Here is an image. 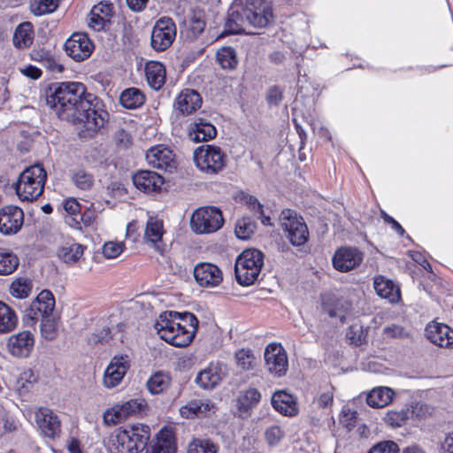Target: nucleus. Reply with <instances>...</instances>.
<instances>
[{
	"mask_svg": "<svg viewBox=\"0 0 453 453\" xmlns=\"http://www.w3.org/2000/svg\"><path fill=\"white\" fill-rule=\"evenodd\" d=\"M47 104L60 119L73 124H82L87 134L93 136L108 120L109 114L104 110L103 102L94 94L87 93L81 82H58L50 88Z\"/></svg>",
	"mask_w": 453,
	"mask_h": 453,
	"instance_id": "f257e3e1",
	"label": "nucleus"
},
{
	"mask_svg": "<svg viewBox=\"0 0 453 453\" xmlns=\"http://www.w3.org/2000/svg\"><path fill=\"white\" fill-rule=\"evenodd\" d=\"M273 9L264 0H234L225 23L230 34L245 33L248 27H265L273 20Z\"/></svg>",
	"mask_w": 453,
	"mask_h": 453,
	"instance_id": "f03ea898",
	"label": "nucleus"
},
{
	"mask_svg": "<svg viewBox=\"0 0 453 453\" xmlns=\"http://www.w3.org/2000/svg\"><path fill=\"white\" fill-rule=\"evenodd\" d=\"M154 328L162 340L174 347L183 348L193 342L198 319L191 312L165 311L157 319Z\"/></svg>",
	"mask_w": 453,
	"mask_h": 453,
	"instance_id": "7ed1b4c3",
	"label": "nucleus"
},
{
	"mask_svg": "<svg viewBox=\"0 0 453 453\" xmlns=\"http://www.w3.org/2000/svg\"><path fill=\"white\" fill-rule=\"evenodd\" d=\"M150 429L148 426L136 424L116 429L106 441L111 453H139L148 445Z\"/></svg>",
	"mask_w": 453,
	"mask_h": 453,
	"instance_id": "20e7f679",
	"label": "nucleus"
},
{
	"mask_svg": "<svg viewBox=\"0 0 453 453\" xmlns=\"http://www.w3.org/2000/svg\"><path fill=\"white\" fill-rule=\"evenodd\" d=\"M47 173L40 164L27 167L19 176L14 188L22 201L36 200L43 192Z\"/></svg>",
	"mask_w": 453,
	"mask_h": 453,
	"instance_id": "39448f33",
	"label": "nucleus"
},
{
	"mask_svg": "<svg viewBox=\"0 0 453 453\" xmlns=\"http://www.w3.org/2000/svg\"><path fill=\"white\" fill-rule=\"evenodd\" d=\"M264 265V254L256 249L242 251L235 260L234 273L237 282L250 286L258 278Z\"/></svg>",
	"mask_w": 453,
	"mask_h": 453,
	"instance_id": "423d86ee",
	"label": "nucleus"
},
{
	"mask_svg": "<svg viewBox=\"0 0 453 453\" xmlns=\"http://www.w3.org/2000/svg\"><path fill=\"white\" fill-rule=\"evenodd\" d=\"M196 166L207 175H216L226 166V157L222 150L215 145H202L193 155Z\"/></svg>",
	"mask_w": 453,
	"mask_h": 453,
	"instance_id": "0eeeda50",
	"label": "nucleus"
},
{
	"mask_svg": "<svg viewBox=\"0 0 453 453\" xmlns=\"http://www.w3.org/2000/svg\"><path fill=\"white\" fill-rule=\"evenodd\" d=\"M224 224L221 211L214 206H204L196 209L190 219V227L198 234L215 233Z\"/></svg>",
	"mask_w": 453,
	"mask_h": 453,
	"instance_id": "6e6552de",
	"label": "nucleus"
},
{
	"mask_svg": "<svg viewBox=\"0 0 453 453\" xmlns=\"http://www.w3.org/2000/svg\"><path fill=\"white\" fill-rule=\"evenodd\" d=\"M54 308L53 294L44 289L24 311L23 322L27 326H33L39 319L53 315Z\"/></svg>",
	"mask_w": 453,
	"mask_h": 453,
	"instance_id": "1a4fd4ad",
	"label": "nucleus"
},
{
	"mask_svg": "<svg viewBox=\"0 0 453 453\" xmlns=\"http://www.w3.org/2000/svg\"><path fill=\"white\" fill-rule=\"evenodd\" d=\"M280 225L287 238L294 246L303 245L309 236L308 227L302 217L291 210H283L280 216Z\"/></svg>",
	"mask_w": 453,
	"mask_h": 453,
	"instance_id": "9d476101",
	"label": "nucleus"
},
{
	"mask_svg": "<svg viewBox=\"0 0 453 453\" xmlns=\"http://www.w3.org/2000/svg\"><path fill=\"white\" fill-rule=\"evenodd\" d=\"M176 37V26L169 17L160 18L154 25L150 36L151 47L157 51L168 49Z\"/></svg>",
	"mask_w": 453,
	"mask_h": 453,
	"instance_id": "9b49d317",
	"label": "nucleus"
},
{
	"mask_svg": "<svg viewBox=\"0 0 453 453\" xmlns=\"http://www.w3.org/2000/svg\"><path fill=\"white\" fill-rule=\"evenodd\" d=\"M364 259V253L356 247L343 246L336 250L332 263L334 268L347 273L357 268Z\"/></svg>",
	"mask_w": 453,
	"mask_h": 453,
	"instance_id": "f8f14e48",
	"label": "nucleus"
},
{
	"mask_svg": "<svg viewBox=\"0 0 453 453\" xmlns=\"http://www.w3.org/2000/svg\"><path fill=\"white\" fill-rule=\"evenodd\" d=\"M64 46L66 54L76 62L88 58L94 50V43L84 33H73Z\"/></svg>",
	"mask_w": 453,
	"mask_h": 453,
	"instance_id": "ddd939ff",
	"label": "nucleus"
},
{
	"mask_svg": "<svg viewBox=\"0 0 453 453\" xmlns=\"http://www.w3.org/2000/svg\"><path fill=\"white\" fill-rule=\"evenodd\" d=\"M265 360L267 371L277 377L286 374L288 360L286 350L279 343H270L265 350Z\"/></svg>",
	"mask_w": 453,
	"mask_h": 453,
	"instance_id": "4468645a",
	"label": "nucleus"
},
{
	"mask_svg": "<svg viewBox=\"0 0 453 453\" xmlns=\"http://www.w3.org/2000/svg\"><path fill=\"white\" fill-rule=\"evenodd\" d=\"M145 406V402L138 399H132L122 404L115 405L104 412V422L108 425H116L126 420L130 416L142 412Z\"/></svg>",
	"mask_w": 453,
	"mask_h": 453,
	"instance_id": "2eb2a0df",
	"label": "nucleus"
},
{
	"mask_svg": "<svg viewBox=\"0 0 453 453\" xmlns=\"http://www.w3.org/2000/svg\"><path fill=\"white\" fill-rule=\"evenodd\" d=\"M127 355L115 356L104 372L103 384L107 388L119 386L130 367Z\"/></svg>",
	"mask_w": 453,
	"mask_h": 453,
	"instance_id": "dca6fc26",
	"label": "nucleus"
},
{
	"mask_svg": "<svg viewBox=\"0 0 453 453\" xmlns=\"http://www.w3.org/2000/svg\"><path fill=\"white\" fill-rule=\"evenodd\" d=\"M24 223L23 211L14 205L4 206L0 210V232L4 235L18 233Z\"/></svg>",
	"mask_w": 453,
	"mask_h": 453,
	"instance_id": "f3484780",
	"label": "nucleus"
},
{
	"mask_svg": "<svg viewBox=\"0 0 453 453\" xmlns=\"http://www.w3.org/2000/svg\"><path fill=\"white\" fill-rule=\"evenodd\" d=\"M196 281L204 288H214L223 280L222 271L214 264L200 263L194 268Z\"/></svg>",
	"mask_w": 453,
	"mask_h": 453,
	"instance_id": "a211bd4d",
	"label": "nucleus"
},
{
	"mask_svg": "<svg viewBox=\"0 0 453 453\" xmlns=\"http://www.w3.org/2000/svg\"><path fill=\"white\" fill-rule=\"evenodd\" d=\"M145 157L148 164L154 168L169 173L176 168L172 150L162 145L150 148Z\"/></svg>",
	"mask_w": 453,
	"mask_h": 453,
	"instance_id": "6ab92c4d",
	"label": "nucleus"
},
{
	"mask_svg": "<svg viewBox=\"0 0 453 453\" xmlns=\"http://www.w3.org/2000/svg\"><path fill=\"white\" fill-rule=\"evenodd\" d=\"M35 415L37 426L45 437L53 439L59 434L60 420L50 409L41 407Z\"/></svg>",
	"mask_w": 453,
	"mask_h": 453,
	"instance_id": "aec40b11",
	"label": "nucleus"
},
{
	"mask_svg": "<svg viewBox=\"0 0 453 453\" xmlns=\"http://www.w3.org/2000/svg\"><path fill=\"white\" fill-rule=\"evenodd\" d=\"M426 338L441 348L453 347V329L443 323L433 321L426 326Z\"/></svg>",
	"mask_w": 453,
	"mask_h": 453,
	"instance_id": "412c9836",
	"label": "nucleus"
},
{
	"mask_svg": "<svg viewBox=\"0 0 453 453\" xmlns=\"http://www.w3.org/2000/svg\"><path fill=\"white\" fill-rule=\"evenodd\" d=\"M35 345V338L29 331H22L12 334L7 342L9 352L17 357H27L29 356Z\"/></svg>",
	"mask_w": 453,
	"mask_h": 453,
	"instance_id": "4be33fe9",
	"label": "nucleus"
},
{
	"mask_svg": "<svg viewBox=\"0 0 453 453\" xmlns=\"http://www.w3.org/2000/svg\"><path fill=\"white\" fill-rule=\"evenodd\" d=\"M202 105L200 94L194 90L186 88L175 98L173 108L180 114L186 116L196 111Z\"/></svg>",
	"mask_w": 453,
	"mask_h": 453,
	"instance_id": "5701e85b",
	"label": "nucleus"
},
{
	"mask_svg": "<svg viewBox=\"0 0 453 453\" xmlns=\"http://www.w3.org/2000/svg\"><path fill=\"white\" fill-rule=\"evenodd\" d=\"M205 27L204 13L201 11H196L190 19L184 23L180 30V35L185 42H195L202 35Z\"/></svg>",
	"mask_w": 453,
	"mask_h": 453,
	"instance_id": "b1692460",
	"label": "nucleus"
},
{
	"mask_svg": "<svg viewBox=\"0 0 453 453\" xmlns=\"http://www.w3.org/2000/svg\"><path fill=\"white\" fill-rule=\"evenodd\" d=\"M133 183L137 189L144 193L157 191L163 185V178L151 171H139L133 175Z\"/></svg>",
	"mask_w": 453,
	"mask_h": 453,
	"instance_id": "393cba45",
	"label": "nucleus"
},
{
	"mask_svg": "<svg viewBox=\"0 0 453 453\" xmlns=\"http://www.w3.org/2000/svg\"><path fill=\"white\" fill-rule=\"evenodd\" d=\"M146 453H176V444L171 430L161 429L156 438L146 446Z\"/></svg>",
	"mask_w": 453,
	"mask_h": 453,
	"instance_id": "a878e982",
	"label": "nucleus"
},
{
	"mask_svg": "<svg viewBox=\"0 0 453 453\" xmlns=\"http://www.w3.org/2000/svg\"><path fill=\"white\" fill-rule=\"evenodd\" d=\"M225 376L223 367L219 365H211L200 371L196 378V384L203 389H212Z\"/></svg>",
	"mask_w": 453,
	"mask_h": 453,
	"instance_id": "bb28decb",
	"label": "nucleus"
},
{
	"mask_svg": "<svg viewBox=\"0 0 453 453\" xmlns=\"http://www.w3.org/2000/svg\"><path fill=\"white\" fill-rule=\"evenodd\" d=\"M272 405L284 416L294 417L298 413L296 398L286 391L275 392L272 396Z\"/></svg>",
	"mask_w": 453,
	"mask_h": 453,
	"instance_id": "cd10ccee",
	"label": "nucleus"
},
{
	"mask_svg": "<svg viewBox=\"0 0 453 453\" xmlns=\"http://www.w3.org/2000/svg\"><path fill=\"white\" fill-rule=\"evenodd\" d=\"M217 134L216 127L204 119H196L191 124L188 136L195 142H207Z\"/></svg>",
	"mask_w": 453,
	"mask_h": 453,
	"instance_id": "c85d7f7f",
	"label": "nucleus"
},
{
	"mask_svg": "<svg viewBox=\"0 0 453 453\" xmlns=\"http://www.w3.org/2000/svg\"><path fill=\"white\" fill-rule=\"evenodd\" d=\"M373 287L378 296L395 303L400 300V288L391 280L382 275L374 277Z\"/></svg>",
	"mask_w": 453,
	"mask_h": 453,
	"instance_id": "c756f323",
	"label": "nucleus"
},
{
	"mask_svg": "<svg viewBox=\"0 0 453 453\" xmlns=\"http://www.w3.org/2000/svg\"><path fill=\"white\" fill-rule=\"evenodd\" d=\"M214 403L209 399H195L180 407V414L185 418H194L199 415H209L214 411Z\"/></svg>",
	"mask_w": 453,
	"mask_h": 453,
	"instance_id": "7c9ffc66",
	"label": "nucleus"
},
{
	"mask_svg": "<svg viewBox=\"0 0 453 453\" xmlns=\"http://www.w3.org/2000/svg\"><path fill=\"white\" fill-rule=\"evenodd\" d=\"M165 68L160 62L150 61L145 65V76L149 86L159 90L165 83Z\"/></svg>",
	"mask_w": 453,
	"mask_h": 453,
	"instance_id": "2f4dec72",
	"label": "nucleus"
},
{
	"mask_svg": "<svg viewBox=\"0 0 453 453\" xmlns=\"http://www.w3.org/2000/svg\"><path fill=\"white\" fill-rule=\"evenodd\" d=\"M163 234V222L152 217L149 218L144 232V239L146 242L150 243L158 252L164 250L161 245Z\"/></svg>",
	"mask_w": 453,
	"mask_h": 453,
	"instance_id": "473e14b6",
	"label": "nucleus"
},
{
	"mask_svg": "<svg viewBox=\"0 0 453 453\" xmlns=\"http://www.w3.org/2000/svg\"><path fill=\"white\" fill-rule=\"evenodd\" d=\"M395 395V392L388 387L373 388L366 395V403L372 408H383L389 404Z\"/></svg>",
	"mask_w": 453,
	"mask_h": 453,
	"instance_id": "72a5a7b5",
	"label": "nucleus"
},
{
	"mask_svg": "<svg viewBox=\"0 0 453 453\" xmlns=\"http://www.w3.org/2000/svg\"><path fill=\"white\" fill-rule=\"evenodd\" d=\"M85 249L80 243L67 242L58 249V257L65 264H75L82 257Z\"/></svg>",
	"mask_w": 453,
	"mask_h": 453,
	"instance_id": "f704fd0d",
	"label": "nucleus"
},
{
	"mask_svg": "<svg viewBox=\"0 0 453 453\" xmlns=\"http://www.w3.org/2000/svg\"><path fill=\"white\" fill-rule=\"evenodd\" d=\"M34 31L30 22L19 24L13 34L12 42L18 49H26L33 43Z\"/></svg>",
	"mask_w": 453,
	"mask_h": 453,
	"instance_id": "c9c22d12",
	"label": "nucleus"
},
{
	"mask_svg": "<svg viewBox=\"0 0 453 453\" xmlns=\"http://www.w3.org/2000/svg\"><path fill=\"white\" fill-rule=\"evenodd\" d=\"M18 321L15 311L9 305L0 301V334H8L13 331L18 325Z\"/></svg>",
	"mask_w": 453,
	"mask_h": 453,
	"instance_id": "e433bc0d",
	"label": "nucleus"
},
{
	"mask_svg": "<svg viewBox=\"0 0 453 453\" xmlns=\"http://www.w3.org/2000/svg\"><path fill=\"white\" fill-rule=\"evenodd\" d=\"M119 101L127 109H136L144 104L145 96L139 88H130L121 93Z\"/></svg>",
	"mask_w": 453,
	"mask_h": 453,
	"instance_id": "4c0bfd02",
	"label": "nucleus"
},
{
	"mask_svg": "<svg viewBox=\"0 0 453 453\" xmlns=\"http://www.w3.org/2000/svg\"><path fill=\"white\" fill-rule=\"evenodd\" d=\"M19 265V259L16 254L6 249H0V276L13 273Z\"/></svg>",
	"mask_w": 453,
	"mask_h": 453,
	"instance_id": "58836bf2",
	"label": "nucleus"
},
{
	"mask_svg": "<svg viewBox=\"0 0 453 453\" xmlns=\"http://www.w3.org/2000/svg\"><path fill=\"white\" fill-rule=\"evenodd\" d=\"M260 392L253 388L242 392L237 398V407L242 412H246L254 408L260 401Z\"/></svg>",
	"mask_w": 453,
	"mask_h": 453,
	"instance_id": "ea45409f",
	"label": "nucleus"
},
{
	"mask_svg": "<svg viewBox=\"0 0 453 453\" xmlns=\"http://www.w3.org/2000/svg\"><path fill=\"white\" fill-rule=\"evenodd\" d=\"M171 383V378L168 373L157 372L153 373L147 380L146 386L150 393L157 395L165 390Z\"/></svg>",
	"mask_w": 453,
	"mask_h": 453,
	"instance_id": "a19ab883",
	"label": "nucleus"
},
{
	"mask_svg": "<svg viewBox=\"0 0 453 453\" xmlns=\"http://www.w3.org/2000/svg\"><path fill=\"white\" fill-rule=\"evenodd\" d=\"M218 449L210 439L194 438L188 445L187 453H217Z\"/></svg>",
	"mask_w": 453,
	"mask_h": 453,
	"instance_id": "79ce46f5",
	"label": "nucleus"
},
{
	"mask_svg": "<svg viewBox=\"0 0 453 453\" xmlns=\"http://www.w3.org/2000/svg\"><path fill=\"white\" fill-rule=\"evenodd\" d=\"M217 61L223 69H234L238 64L236 52L232 47H222L217 51Z\"/></svg>",
	"mask_w": 453,
	"mask_h": 453,
	"instance_id": "37998d69",
	"label": "nucleus"
},
{
	"mask_svg": "<svg viewBox=\"0 0 453 453\" xmlns=\"http://www.w3.org/2000/svg\"><path fill=\"white\" fill-rule=\"evenodd\" d=\"M256 230V223L250 218H242L235 224L234 233L238 239H249Z\"/></svg>",
	"mask_w": 453,
	"mask_h": 453,
	"instance_id": "c03bdc74",
	"label": "nucleus"
},
{
	"mask_svg": "<svg viewBox=\"0 0 453 453\" xmlns=\"http://www.w3.org/2000/svg\"><path fill=\"white\" fill-rule=\"evenodd\" d=\"M59 0H31V12L36 16H42L54 12L58 6Z\"/></svg>",
	"mask_w": 453,
	"mask_h": 453,
	"instance_id": "a18cd8bd",
	"label": "nucleus"
},
{
	"mask_svg": "<svg viewBox=\"0 0 453 453\" xmlns=\"http://www.w3.org/2000/svg\"><path fill=\"white\" fill-rule=\"evenodd\" d=\"M32 288L31 281L27 279H16L10 287V292L12 296L19 299L26 298L29 296Z\"/></svg>",
	"mask_w": 453,
	"mask_h": 453,
	"instance_id": "49530a36",
	"label": "nucleus"
},
{
	"mask_svg": "<svg viewBox=\"0 0 453 453\" xmlns=\"http://www.w3.org/2000/svg\"><path fill=\"white\" fill-rule=\"evenodd\" d=\"M237 365L244 371L251 370L256 364V357L250 349H242L235 353Z\"/></svg>",
	"mask_w": 453,
	"mask_h": 453,
	"instance_id": "de8ad7c7",
	"label": "nucleus"
},
{
	"mask_svg": "<svg viewBox=\"0 0 453 453\" xmlns=\"http://www.w3.org/2000/svg\"><path fill=\"white\" fill-rule=\"evenodd\" d=\"M72 180L75 186L81 190H88L94 184V177L83 169L73 172Z\"/></svg>",
	"mask_w": 453,
	"mask_h": 453,
	"instance_id": "09e8293b",
	"label": "nucleus"
},
{
	"mask_svg": "<svg viewBox=\"0 0 453 453\" xmlns=\"http://www.w3.org/2000/svg\"><path fill=\"white\" fill-rule=\"evenodd\" d=\"M408 418L409 410L403 408L399 411H388L384 419L391 426H401L406 422Z\"/></svg>",
	"mask_w": 453,
	"mask_h": 453,
	"instance_id": "8fccbe9b",
	"label": "nucleus"
},
{
	"mask_svg": "<svg viewBox=\"0 0 453 453\" xmlns=\"http://www.w3.org/2000/svg\"><path fill=\"white\" fill-rule=\"evenodd\" d=\"M42 335L47 340H53L57 335L56 320L53 315L39 319Z\"/></svg>",
	"mask_w": 453,
	"mask_h": 453,
	"instance_id": "3c124183",
	"label": "nucleus"
},
{
	"mask_svg": "<svg viewBox=\"0 0 453 453\" xmlns=\"http://www.w3.org/2000/svg\"><path fill=\"white\" fill-rule=\"evenodd\" d=\"M246 203L250 209L259 214V219L264 225H271L270 217L265 215L263 205L260 203L257 197L253 196H247Z\"/></svg>",
	"mask_w": 453,
	"mask_h": 453,
	"instance_id": "603ef678",
	"label": "nucleus"
},
{
	"mask_svg": "<svg viewBox=\"0 0 453 453\" xmlns=\"http://www.w3.org/2000/svg\"><path fill=\"white\" fill-rule=\"evenodd\" d=\"M110 23V20L104 19L103 16L97 14L94 11H90L88 25L95 31H102Z\"/></svg>",
	"mask_w": 453,
	"mask_h": 453,
	"instance_id": "864d4df0",
	"label": "nucleus"
},
{
	"mask_svg": "<svg viewBox=\"0 0 453 453\" xmlns=\"http://www.w3.org/2000/svg\"><path fill=\"white\" fill-rule=\"evenodd\" d=\"M398 445L392 441H384L374 445L368 453H399Z\"/></svg>",
	"mask_w": 453,
	"mask_h": 453,
	"instance_id": "5fc2aeb1",
	"label": "nucleus"
},
{
	"mask_svg": "<svg viewBox=\"0 0 453 453\" xmlns=\"http://www.w3.org/2000/svg\"><path fill=\"white\" fill-rule=\"evenodd\" d=\"M284 436V432L279 426H272L265 431V439L269 445H277Z\"/></svg>",
	"mask_w": 453,
	"mask_h": 453,
	"instance_id": "6e6d98bb",
	"label": "nucleus"
},
{
	"mask_svg": "<svg viewBox=\"0 0 453 453\" xmlns=\"http://www.w3.org/2000/svg\"><path fill=\"white\" fill-rule=\"evenodd\" d=\"M123 251L121 242H108L103 247V254L106 258H115Z\"/></svg>",
	"mask_w": 453,
	"mask_h": 453,
	"instance_id": "4d7b16f0",
	"label": "nucleus"
},
{
	"mask_svg": "<svg viewBox=\"0 0 453 453\" xmlns=\"http://www.w3.org/2000/svg\"><path fill=\"white\" fill-rule=\"evenodd\" d=\"M383 333L387 336L393 338H405L409 336V334L405 331V329L403 326L395 324L384 327Z\"/></svg>",
	"mask_w": 453,
	"mask_h": 453,
	"instance_id": "13d9d810",
	"label": "nucleus"
},
{
	"mask_svg": "<svg viewBox=\"0 0 453 453\" xmlns=\"http://www.w3.org/2000/svg\"><path fill=\"white\" fill-rule=\"evenodd\" d=\"M42 65L53 73H61L64 71L63 65L58 64L50 53L48 54Z\"/></svg>",
	"mask_w": 453,
	"mask_h": 453,
	"instance_id": "bf43d9fd",
	"label": "nucleus"
},
{
	"mask_svg": "<svg viewBox=\"0 0 453 453\" xmlns=\"http://www.w3.org/2000/svg\"><path fill=\"white\" fill-rule=\"evenodd\" d=\"M91 10L103 16L104 19L110 20L111 17L112 4L106 2H101L96 5H94Z\"/></svg>",
	"mask_w": 453,
	"mask_h": 453,
	"instance_id": "052dcab7",
	"label": "nucleus"
},
{
	"mask_svg": "<svg viewBox=\"0 0 453 453\" xmlns=\"http://www.w3.org/2000/svg\"><path fill=\"white\" fill-rule=\"evenodd\" d=\"M334 393L333 388H326L318 397V405L321 408H326L333 403Z\"/></svg>",
	"mask_w": 453,
	"mask_h": 453,
	"instance_id": "680f3d73",
	"label": "nucleus"
},
{
	"mask_svg": "<svg viewBox=\"0 0 453 453\" xmlns=\"http://www.w3.org/2000/svg\"><path fill=\"white\" fill-rule=\"evenodd\" d=\"M266 99L269 104L278 105L282 100L281 90L277 87H272L268 89Z\"/></svg>",
	"mask_w": 453,
	"mask_h": 453,
	"instance_id": "e2e57ef3",
	"label": "nucleus"
},
{
	"mask_svg": "<svg viewBox=\"0 0 453 453\" xmlns=\"http://www.w3.org/2000/svg\"><path fill=\"white\" fill-rule=\"evenodd\" d=\"M115 141L117 145L127 148L131 143V135L124 129H119L115 133Z\"/></svg>",
	"mask_w": 453,
	"mask_h": 453,
	"instance_id": "0e129e2a",
	"label": "nucleus"
},
{
	"mask_svg": "<svg viewBox=\"0 0 453 453\" xmlns=\"http://www.w3.org/2000/svg\"><path fill=\"white\" fill-rule=\"evenodd\" d=\"M111 339V330L109 327L102 328L97 334H95L89 341L93 343L106 342Z\"/></svg>",
	"mask_w": 453,
	"mask_h": 453,
	"instance_id": "69168bd1",
	"label": "nucleus"
},
{
	"mask_svg": "<svg viewBox=\"0 0 453 453\" xmlns=\"http://www.w3.org/2000/svg\"><path fill=\"white\" fill-rule=\"evenodd\" d=\"M36 380L37 376L30 369L23 372L19 377V382L21 383L22 388H26L27 389H28L27 384H33L36 381Z\"/></svg>",
	"mask_w": 453,
	"mask_h": 453,
	"instance_id": "338daca9",
	"label": "nucleus"
},
{
	"mask_svg": "<svg viewBox=\"0 0 453 453\" xmlns=\"http://www.w3.org/2000/svg\"><path fill=\"white\" fill-rule=\"evenodd\" d=\"M410 257L413 261L421 265L425 270L431 271L432 267L425 257L418 251H410Z\"/></svg>",
	"mask_w": 453,
	"mask_h": 453,
	"instance_id": "774afa93",
	"label": "nucleus"
}]
</instances>
